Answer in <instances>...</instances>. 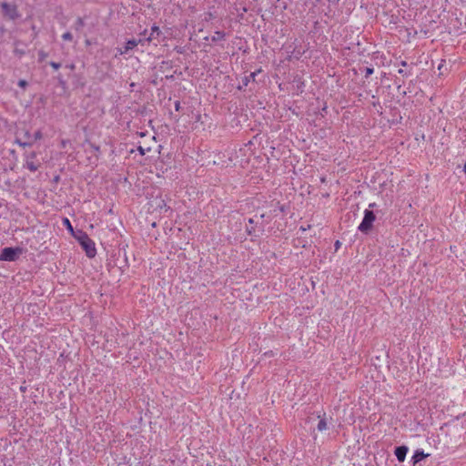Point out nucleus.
<instances>
[{"mask_svg": "<svg viewBox=\"0 0 466 466\" xmlns=\"http://www.w3.org/2000/svg\"><path fill=\"white\" fill-rule=\"evenodd\" d=\"M83 250L86 252V257L93 258L96 255V243L89 238L88 235H74Z\"/></svg>", "mask_w": 466, "mask_h": 466, "instance_id": "f257e3e1", "label": "nucleus"}, {"mask_svg": "<svg viewBox=\"0 0 466 466\" xmlns=\"http://www.w3.org/2000/svg\"><path fill=\"white\" fill-rule=\"evenodd\" d=\"M24 253L20 247L5 248L0 252V261H15Z\"/></svg>", "mask_w": 466, "mask_h": 466, "instance_id": "f03ea898", "label": "nucleus"}, {"mask_svg": "<svg viewBox=\"0 0 466 466\" xmlns=\"http://www.w3.org/2000/svg\"><path fill=\"white\" fill-rule=\"evenodd\" d=\"M1 7L4 13V15L8 17L11 20L17 19L20 15L17 10V6L15 5H10L6 2H3L1 4Z\"/></svg>", "mask_w": 466, "mask_h": 466, "instance_id": "7ed1b4c3", "label": "nucleus"}, {"mask_svg": "<svg viewBox=\"0 0 466 466\" xmlns=\"http://www.w3.org/2000/svg\"><path fill=\"white\" fill-rule=\"evenodd\" d=\"M374 220H375L374 213L370 210H365L364 218L362 219V222L358 227V228L360 231H366L371 228Z\"/></svg>", "mask_w": 466, "mask_h": 466, "instance_id": "20e7f679", "label": "nucleus"}, {"mask_svg": "<svg viewBox=\"0 0 466 466\" xmlns=\"http://www.w3.org/2000/svg\"><path fill=\"white\" fill-rule=\"evenodd\" d=\"M35 158H36L35 152H31V153L25 155V167L32 172L36 171L40 167V164L35 162Z\"/></svg>", "mask_w": 466, "mask_h": 466, "instance_id": "39448f33", "label": "nucleus"}, {"mask_svg": "<svg viewBox=\"0 0 466 466\" xmlns=\"http://www.w3.org/2000/svg\"><path fill=\"white\" fill-rule=\"evenodd\" d=\"M31 138V134L28 131H25L23 139L16 137L15 142L22 147H31L34 142Z\"/></svg>", "mask_w": 466, "mask_h": 466, "instance_id": "423d86ee", "label": "nucleus"}, {"mask_svg": "<svg viewBox=\"0 0 466 466\" xmlns=\"http://www.w3.org/2000/svg\"><path fill=\"white\" fill-rule=\"evenodd\" d=\"M141 41H142L141 39H139L138 41H137L135 39L128 40L126 43L124 49H119V54L123 55V54L127 53L129 50H132L134 47H136L138 45V43H141Z\"/></svg>", "mask_w": 466, "mask_h": 466, "instance_id": "0eeeda50", "label": "nucleus"}, {"mask_svg": "<svg viewBox=\"0 0 466 466\" xmlns=\"http://www.w3.org/2000/svg\"><path fill=\"white\" fill-rule=\"evenodd\" d=\"M407 452H408V448L406 446L397 447L395 450V455H396L398 461L400 462L404 461Z\"/></svg>", "mask_w": 466, "mask_h": 466, "instance_id": "6e6552de", "label": "nucleus"}, {"mask_svg": "<svg viewBox=\"0 0 466 466\" xmlns=\"http://www.w3.org/2000/svg\"><path fill=\"white\" fill-rule=\"evenodd\" d=\"M429 456V454L427 453H424L423 451H416L411 458L412 461H413V464L415 465L416 463H418L419 461H420L421 460L427 458Z\"/></svg>", "mask_w": 466, "mask_h": 466, "instance_id": "1a4fd4ad", "label": "nucleus"}, {"mask_svg": "<svg viewBox=\"0 0 466 466\" xmlns=\"http://www.w3.org/2000/svg\"><path fill=\"white\" fill-rule=\"evenodd\" d=\"M161 35V30L160 28L154 25L152 27H151V33H150V35L146 39L147 42H150L152 39L154 38H157L158 37L159 35Z\"/></svg>", "mask_w": 466, "mask_h": 466, "instance_id": "9d476101", "label": "nucleus"}, {"mask_svg": "<svg viewBox=\"0 0 466 466\" xmlns=\"http://www.w3.org/2000/svg\"><path fill=\"white\" fill-rule=\"evenodd\" d=\"M225 36H226V34L224 32H222V31H216L214 35L211 37V40L213 42L221 41V40L225 39Z\"/></svg>", "mask_w": 466, "mask_h": 466, "instance_id": "9b49d317", "label": "nucleus"}, {"mask_svg": "<svg viewBox=\"0 0 466 466\" xmlns=\"http://www.w3.org/2000/svg\"><path fill=\"white\" fill-rule=\"evenodd\" d=\"M85 26L84 19L81 17H78L74 25V29L76 31H81V29Z\"/></svg>", "mask_w": 466, "mask_h": 466, "instance_id": "f8f14e48", "label": "nucleus"}, {"mask_svg": "<svg viewBox=\"0 0 466 466\" xmlns=\"http://www.w3.org/2000/svg\"><path fill=\"white\" fill-rule=\"evenodd\" d=\"M318 431H324L327 430L328 428V425H327V422H326V420L325 419H320L319 423H318Z\"/></svg>", "mask_w": 466, "mask_h": 466, "instance_id": "ddd939ff", "label": "nucleus"}, {"mask_svg": "<svg viewBox=\"0 0 466 466\" xmlns=\"http://www.w3.org/2000/svg\"><path fill=\"white\" fill-rule=\"evenodd\" d=\"M62 224L66 227L69 233H75L73 227L71 225V222L69 221L68 218H62Z\"/></svg>", "mask_w": 466, "mask_h": 466, "instance_id": "4468645a", "label": "nucleus"}, {"mask_svg": "<svg viewBox=\"0 0 466 466\" xmlns=\"http://www.w3.org/2000/svg\"><path fill=\"white\" fill-rule=\"evenodd\" d=\"M62 39L65 41H71L73 39V35L70 32H66L62 35Z\"/></svg>", "mask_w": 466, "mask_h": 466, "instance_id": "2eb2a0df", "label": "nucleus"}, {"mask_svg": "<svg viewBox=\"0 0 466 466\" xmlns=\"http://www.w3.org/2000/svg\"><path fill=\"white\" fill-rule=\"evenodd\" d=\"M214 18H215V15L211 12L205 13V15H204V20L207 22H208Z\"/></svg>", "mask_w": 466, "mask_h": 466, "instance_id": "dca6fc26", "label": "nucleus"}, {"mask_svg": "<svg viewBox=\"0 0 466 466\" xmlns=\"http://www.w3.org/2000/svg\"><path fill=\"white\" fill-rule=\"evenodd\" d=\"M91 148L94 150L95 157H98V153L100 152V147L96 145L92 144Z\"/></svg>", "mask_w": 466, "mask_h": 466, "instance_id": "f3484780", "label": "nucleus"}, {"mask_svg": "<svg viewBox=\"0 0 466 466\" xmlns=\"http://www.w3.org/2000/svg\"><path fill=\"white\" fill-rule=\"evenodd\" d=\"M38 57H39V60L40 61H44L46 57H47V53H46L45 51L43 50H40L38 52Z\"/></svg>", "mask_w": 466, "mask_h": 466, "instance_id": "a211bd4d", "label": "nucleus"}, {"mask_svg": "<svg viewBox=\"0 0 466 466\" xmlns=\"http://www.w3.org/2000/svg\"><path fill=\"white\" fill-rule=\"evenodd\" d=\"M255 76H256V73H251L248 76H245V78L243 80L244 85L247 86L249 81V78L254 79Z\"/></svg>", "mask_w": 466, "mask_h": 466, "instance_id": "6ab92c4d", "label": "nucleus"}, {"mask_svg": "<svg viewBox=\"0 0 466 466\" xmlns=\"http://www.w3.org/2000/svg\"><path fill=\"white\" fill-rule=\"evenodd\" d=\"M33 137H34V140H39L43 137V135H42V132L40 130H37L34 135H33Z\"/></svg>", "mask_w": 466, "mask_h": 466, "instance_id": "aec40b11", "label": "nucleus"}, {"mask_svg": "<svg viewBox=\"0 0 466 466\" xmlns=\"http://www.w3.org/2000/svg\"><path fill=\"white\" fill-rule=\"evenodd\" d=\"M49 65L55 69L57 70L61 67V64L57 62L51 61Z\"/></svg>", "mask_w": 466, "mask_h": 466, "instance_id": "412c9836", "label": "nucleus"}, {"mask_svg": "<svg viewBox=\"0 0 466 466\" xmlns=\"http://www.w3.org/2000/svg\"><path fill=\"white\" fill-rule=\"evenodd\" d=\"M373 68L372 67H366L365 68V77H369L370 75L373 74Z\"/></svg>", "mask_w": 466, "mask_h": 466, "instance_id": "4be33fe9", "label": "nucleus"}, {"mask_svg": "<svg viewBox=\"0 0 466 466\" xmlns=\"http://www.w3.org/2000/svg\"><path fill=\"white\" fill-rule=\"evenodd\" d=\"M18 86L22 88H25L27 86V82L24 79H20L18 81Z\"/></svg>", "mask_w": 466, "mask_h": 466, "instance_id": "5701e85b", "label": "nucleus"}, {"mask_svg": "<svg viewBox=\"0 0 466 466\" xmlns=\"http://www.w3.org/2000/svg\"><path fill=\"white\" fill-rule=\"evenodd\" d=\"M180 108H181L180 102L179 101H176L175 102V109H176V111H179Z\"/></svg>", "mask_w": 466, "mask_h": 466, "instance_id": "b1692460", "label": "nucleus"}, {"mask_svg": "<svg viewBox=\"0 0 466 466\" xmlns=\"http://www.w3.org/2000/svg\"><path fill=\"white\" fill-rule=\"evenodd\" d=\"M334 246H335V251H338V250L339 249L340 246H341L340 241L337 240V241L335 242V245H334Z\"/></svg>", "mask_w": 466, "mask_h": 466, "instance_id": "393cba45", "label": "nucleus"}, {"mask_svg": "<svg viewBox=\"0 0 466 466\" xmlns=\"http://www.w3.org/2000/svg\"><path fill=\"white\" fill-rule=\"evenodd\" d=\"M399 74L400 75H403V76H408L407 72L405 70H401V69H399Z\"/></svg>", "mask_w": 466, "mask_h": 466, "instance_id": "a878e982", "label": "nucleus"}, {"mask_svg": "<svg viewBox=\"0 0 466 466\" xmlns=\"http://www.w3.org/2000/svg\"><path fill=\"white\" fill-rule=\"evenodd\" d=\"M138 150H139V152H140V154H141V155H144V154H145L144 149H143V147H138Z\"/></svg>", "mask_w": 466, "mask_h": 466, "instance_id": "bb28decb", "label": "nucleus"}, {"mask_svg": "<svg viewBox=\"0 0 466 466\" xmlns=\"http://www.w3.org/2000/svg\"><path fill=\"white\" fill-rule=\"evenodd\" d=\"M400 64H401L402 66H407V62H405V61H401Z\"/></svg>", "mask_w": 466, "mask_h": 466, "instance_id": "cd10ccee", "label": "nucleus"}, {"mask_svg": "<svg viewBox=\"0 0 466 466\" xmlns=\"http://www.w3.org/2000/svg\"><path fill=\"white\" fill-rule=\"evenodd\" d=\"M247 233L251 234V229H247Z\"/></svg>", "mask_w": 466, "mask_h": 466, "instance_id": "c85d7f7f", "label": "nucleus"}, {"mask_svg": "<svg viewBox=\"0 0 466 466\" xmlns=\"http://www.w3.org/2000/svg\"><path fill=\"white\" fill-rule=\"evenodd\" d=\"M69 68L73 69L74 68V65L69 66Z\"/></svg>", "mask_w": 466, "mask_h": 466, "instance_id": "c756f323", "label": "nucleus"}]
</instances>
